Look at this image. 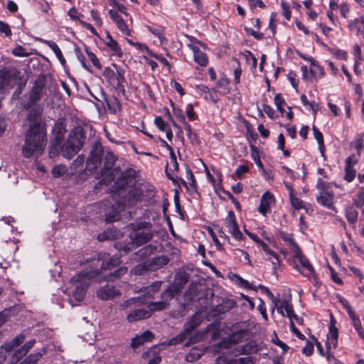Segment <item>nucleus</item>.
Instances as JSON below:
<instances>
[{
    "label": "nucleus",
    "mask_w": 364,
    "mask_h": 364,
    "mask_svg": "<svg viewBox=\"0 0 364 364\" xmlns=\"http://www.w3.org/2000/svg\"><path fill=\"white\" fill-rule=\"evenodd\" d=\"M109 15L117 26L124 21V19L122 18V16L118 14L117 11L110 9L109 11Z\"/></svg>",
    "instance_id": "obj_61"
},
{
    "label": "nucleus",
    "mask_w": 364,
    "mask_h": 364,
    "mask_svg": "<svg viewBox=\"0 0 364 364\" xmlns=\"http://www.w3.org/2000/svg\"><path fill=\"white\" fill-rule=\"evenodd\" d=\"M249 363L250 360L247 357L228 360L225 355H220L215 359V364H249Z\"/></svg>",
    "instance_id": "obj_26"
},
{
    "label": "nucleus",
    "mask_w": 364,
    "mask_h": 364,
    "mask_svg": "<svg viewBox=\"0 0 364 364\" xmlns=\"http://www.w3.org/2000/svg\"><path fill=\"white\" fill-rule=\"evenodd\" d=\"M148 270H150V269L148 267V262H146L144 263L136 265L134 268H132V273L134 275H142Z\"/></svg>",
    "instance_id": "obj_40"
},
{
    "label": "nucleus",
    "mask_w": 364,
    "mask_h": 364,
    "mask_svg": "<svg viewBox=\"0 0 364 364\" xmlns=\"http://www.w3.org/2000/svg\"><path fill=\"white\" fill-rule=\"evenodd\" d=\"M350 146H353L356 149L359 156L363 147V136H357L354 141L350 143Z\"/></svg>",
    "instance_id": "obj_46"
},
{
    "label": "nucleus",
    "mask_w": 364,
    "mask_h": 364,
    "mask_svg": "<svg viewBox=\"0 0 364 364\" xmlns=\"http://www.w3.org/2000/svg\"><path fill=\"white\" fill-rule=\"evenodd\" d=\"M114 66L117 69L116 72L109 67H106L103 71V76L114 88H124L123 83L125 82L124 71L121 68H118L114 64Z\"/></svg>",
    "instance_id": "obj_11"
},
{
    "label": "nucleus",
    "mask_w": 364,
    "mask_h": 364,
    "mask_svg": "<svg viewBox=\"0 0 364 364\" xmlns=\"http://www.w3.org/2000/svg\"><path fill=\"white\" fill-rule=\"evenodd\" d=\"M136 183L135 171L129 168L121 173L112 186L113 191L118 195H122L127 189L134 186Z\"/></svg>",
    "instance_id": "obj_8"
},
{
    "label": "nucleus",
    "mask_w": 364,
    "mask_h": 364,
    "mask_svg": "<svg viewBox=\"0 0 364 364\" xmlns=\"http://www.w3.org/2000/svg\"><path fill=\"white\" fill-rule=\"evenodd\" d=\"M179 293L178 290L176 289V287L171 284L162 292L161 298L164 300H170Z\"/></svg>",
    "instance_id": "obj_36"
},
{
    "label": "nucleus",
    "mask_w": 364,
    "mask_h": 364,
    "mask_svg": "<svg viewBox=\"0 0 364 364\" xmlns=\"http://www.w3.org/2000/svg\"><path fill=\"white\" fill-rule=\"evenodd\" d=\"M66 132L65 127L62 122L57 121L53 128V139L51 141V149L60 151L62 147V142Z\"/></svg>",
    "instance_id": "obj_12"
},
{
    "label": "nucleus",
    "mask_w": 364,
    "mask_h": 364,
    "mask_svg": "<svg viewBox=\"0 0 364 364\" xmlns=\"http://www.w3.org/2000/svg\"><path fill=\"white\" fill-rule=\"evenodd\" d=\"M330 50L331 54L334 55L336 58L339 60L347 59V53L346 51L339 49H330Z\"/></svg>",
    "instance_id": "obj_62"
},
{
    "label": "nucleus",
    "mask_w": 364,
    "mask_h": 364,
    "mask_svg": "<svg viewBox=\"0 0 364 364\" xmlns=\"http://www.w3.org/2000/svg\"><path fill=\"white\" fill-rule=\"evenodd\" d=\"M338 331L336 327L333 318H331V325L329 327V333L328 335V341L326 343V348L331 349V346L336 348L338 346Z\"/></svg>",
    "instance_id": "obj_18"
},
{
    "label": "nucleus",
    "mask_w": 364,
    "mask_h": 364,
    "mask_svg": "<svg viewBox=\"0 0 364 364\" xmlns=\"http://www.w3.org/2000/svg\"><path fill=\"white\" fill-rule=\"evenodd\" d=\"M226 228L228 229L229 232L236 239L242 240L243 235L239 230V226L237 223L235 213L232 210L228 212V216L225 220Z\"/></svg>",
    "instance_id": "obj_15"
},
{
    "label": "nucleus",
    "mask_w": 364,
    "mask_h": 364,
    "mask_svg": "<svg viewBox=\"0 0 364 364\" xmlns=\"http://www.w3.org/2000/svg\"><path fill=\"white\" fill-rule=\"evenodd\" d=\"M274 104L277 107V110L279 112H281L282 114H283L284 112V109L282 107V105L285 104V100L282 97V95L280 93L277 94L274 96Z\"/></svg>",
    "instance_id": "obj_53"
},
{
    "label": "nucleus",
    "mask_w": 364,
    "mask_h": 364,
    "mask_svg": "<svg viewBox=\"0 0 364 364\" xmlns=\"http://www.w3.org/2000/svg\"><path fill=\"white\" fill-rule=\"evenodd\" d=\"M345 216L348 222L354 226L358 220V212L354 207L350 206L346 209Z\"/></svg>",
    "instance_id": "obj_33"
},
{
    "label": "nucleus",
    "mask_w": 364,
    "mask_h": 364,
    "mask_svg": "<svg viewBox=\"0 0 364 364\" xmlns=\"http://www.w3.org/2000/svg\"><path fill=\"white\" fill-rule=\"evenodd\" d=\"M148 53L154 57V58H156V60H158L161 64H163L164 66H166L167 68V69L168 70H171V65L170 63H168V61L164 57H162L161 55H159L156 53H154V52L151 51V50H148Z\"/></svg>",
    "instance_id": "obj_56"
},
{
    "label": "nucleus",
    "mask_w": 364,
    "mask_h": 364,
    "mask_svg": "<svg viewBox=\"0 0 364 364\" xmlns=\"http://www.w3.org/2000/svg\"><path fill=\"white\" fill-rule=\"evenodd\" d=\"M291 204L292 207L296 210H301L304 208L303 201L299 199L298 197L294 196L293 194L292 196H289Z\"/></svg>",
    "instance_id": "obj_55"
},
{
    "label": "nucleus",
    "mask_w": 364,
    "mask_h": 364,
    "mask_svg": "<svg viewBox=\"0 0 364 364\" xmlns=\"http://www.w3.org/2000/svg\"><path fill=\"white\" fill-rule=\"evenodd\" d=\"M188 46L193 53L195 61L201 66H206L208 63L207 55L193 44Z\"/></svg>",
    "instance_id": "obj_23"
},
{
    "label": "nucleus",
    "mask_w": 364,
    "mask_h": 364,
    "mask_svg": "<svg viewBox=\"0 0 364 364\" xmlns=\"http://www.w3.org/2000/svg\"><path fill=\"white\" fill-rule=\"evenodd\" d=\"M316 188L318 190L320 191V193H323V192H328V183L321 178H318L317 183H316Z\"/></svg>",
    "instance_id": "obj_64"
},
{
    "label": "nucleus",
    "mask_w": 364,
    "mask_h": 364,
    "mask_svg": "<svg viewBox=\"0 0 364 364\" xmlns=\"http://www.w3.org/2000/svg\"><path fill=\"white\" fill-rule=\"evenodd\" d=\"M0 33H4L6 37L12 36V31L9 25L3 21H0Z\"/></svg>",
    "instance_id": "obj_58"
},
{
    "label": "nucleus",
    "mask_w": 364,
    "mask_h": 364,
    "mask_svg": "<svg viewBox=\"0 0 364 364\" xmlns=\"http://www.w3.org/2000/svg\"><path fill=\"white\" fill-rule=\"evenodd\" d=\"M45 87L46 79L44 76H39L34 82L33 86L28 93V100L23 105L24 109H31L41 100Z\"/></svg>",
    "instance_id": "obj_10"
},
{
    "label": "nucleus",
    "mask_w": 364,
    "mask_h": 364,
    "mask_svg": "<svg viewBox=\"0 0 364 364\" xmlns=\"http://www.w3.org/2000/svg\"><path fill=\"white\" fill-rule=\"evenodd\" d=\"M136 247H137L136 246L135 242L129 237V239H127L124 241L117 242L114 244V248L119 251L121 256L122 255L128 254Z\"/></svg>",
    "instance_id": "obj_19"
},
{
    "label": "nucleus",
    "mask_w": 364,
    "mask_h": 364,
    "mask_svg": "<svg viewBox=\"0 0 364 364\" xmlns=\"http://www.w3.org/2000/svg\"><path fill=\"white\" fill-rule=\"evenodd\" d=\"M296 258L301 267L296 264L295 266L296 269H298L304 277L309 278L313 277L316 279V276L315 274L314 269L308 258L301 252H298Z\"/></svg>",
    "instance_id": "obj_13"
},
{
    "label": "nucleus",
    "mask_w": 364,
    "mask_h": 364,
    "mask_svg": "<svg viewBox=\"0 0 364 364\" xmlns=\"http://www.w3.org/2000/svg\"><path fill=\"white\" fill-rule=\"evenodd\" d=\"M333 194L329 192H323L316 197V200L321 205L331 208L333 205Z\"/></svg>",
    "instance_id": "obj_28"
},
{
    "label": "nucleus",
    "mask_w": 364,
    "mask_h": 364,
    "mask_svg": "<svg viewBox=\"0 0 364 364\" xmlns=\"http://www.w3.org/2000/svg\"><path fill=\"white\" fill-rule=\"evenodd\" d=\"M133 232L129 234V237L134 240L138 247L146 244L153 238V232L150 230L149 223L141 222L136 224H132Z\"/></svg>",
    "instance_id": "obj_6"
},
{
    "label": "nucleus",
    "mask_w": 364,
    "mask_h": 364,
    "mask_svg": "<svg viewBox=\"0 0 364 364\" xmlns=\"http://www.w3.org/2000/svg\"><path fill=\"white\" fill-rule=\"evenodd\" d=\"M348 28L350 30L356 29L359 32L361 29L364 28V18L361 16L351 21L348 24Z\"/></svg>",
    "instance_id": "obj_39"
},
{
    "label": "nucleus",
    "mask_w": 364,
    "mask_h": 364,
    "mask_svg": "<svg viewBox=\"0 0 364 364\" xmlns=\"http://www.w3.org/2000/svg\"><path fill=\"white\" fill-rule=\"evenodd\" d=\"M286 311V316L291 320H292V316L294 315V311L293 309V306L288 301H282L280 303L279 306L277 308V311L279 313L284 316V311Z\"/></svg>",
    "instance_id": "obj_30"
},
{
    "label": "nucleus",
    "mask_w": 364,
    "mask_h": 364,
    "mask_svg": "<svg viewBox=\"0 0 364 364\" xmlns=\"http://www.w3.org/2000/svg\"><path fill=\"white\" fill-rule=\"evenodd\" d=\"M27 353L25 350L21 347L20 348L15 350L12 356L10 358L9 364H16Z\"/></svg>",
    "instance_id": "obj_37"
},
{
    "label": "nucleus",
    "mask_w": 364,
    "mask_h": 364,
    "mask_svg": "<svg viewBox=\"0 0 364 364\" xmlns=\"http://www.w3.org/2000/svg\"><path fill=\"white\" fill-rule=\"evenodd\" d=\"M121 255H113L109 257L106 252L96 253L90 258L86 259V263L89 264V268L91 272H97V279L102 281V271L112 269L121 263Z\"/></svg>",
    "instance_id": "obj_2"
},
{
    "label": "nucleus",
    "mask_w": 364,
    "mask_h": 364,
    "mask_svg": "<svg viewBox=\"0 0 364 364\" xmlns=\"http://www.w3.org/2000/svg\"><path fill=\"white\" fill-rule=\"evenodd\" d=\"M47 350L43 348L40 352L29 355L20 364H36L39 359L46 353Z\"/></svg>",
    "instance_id": "obj_34"
},
{
    "label": "nucleus",
    "mask_w": 364,
    "mask_h": 364,
    "mask_svg": "<svg viewBox=\"0 0 364 364\" xmlns=\"http://www.w3.org/2000/svg\"><path fill=\"white\" fill-rule=\"evenodd\" d=\"M235 277L236 278L237 284L239 287L244 289L256 290V289L253 287L252 285L248 282V281L244 279L240 276L235 274Z\"/></svg>",
    "instance_id": "obj_50"
},
{
    "label": "nucleus",
    "mask_w": 364,
    "mask_h": 364,
    "mask_svg": "<svg viewBox=\"0 0 364 364\" xmlns=\"http://www.w3.org/2000/svg\"><path fill=\"white\" fill-rule=\"evenodd\" d=\"M203 318L199 313L194 314L184 325L186 332L190 335L201 323Z\"/></svg>",
    "instance_id": "obj_21"
},
{
    "label": "nucleus",
    "mask_w": 364,
    "mask_h": 364,
    "mask_svg": "<svg viewBox=\"0 0 364 364\" xmlns=\"http://www.w3.org/2000/svg\"><path fill=\"white\" fill-rule=\"evenodd\" d=\"M186 178L188 180L189 186L195 189L196 186V181L195 179L193 171L188 165L186 166Z\"/></svg>",
    "instance_id": "obj_54"
},
{
    "label": "nucleus",
    "mask_w": 364,
    "mask_h": 364,
    "mask_svg": "<svg viewBox=\"0 0 364 364\" xmlns=\"http://www.w3.org/2000/svg\"><path fill=\"white\" fill-rule=\"evenodd\" d=\"M236 305L235 301L233 300L228 299L226 301H223L222 304L218 305L215 309V312L220 315L224 314L230 309H233Z\"/></svg>",
    "instance_id": "obj_29"
},
{
    "label": "nucleus",
    "mask_w": 364,
    "mask_h": 364,
    "mask_svg": "<svg viewBox=\"0 0 364 364\" xmlns=\"http://www.w3.org/2000/svg\"><path fill=\"white\" fill-rule=\"evenodd\" d=\"M202 355V353L196 348H193L186 355V360L188 362H193L199 359Z\"/></svg>",
    "instance_id": "obj_45"
},
{
    "label": "nucleus",
    "mask_w": 364,
    "mask_h": 364,
    "mask_svg": "<svg viewBox=\"0 0 364 364\" xmlns=\"http://www.w3.org/2000/svg\"><path fill=\"white\" fill-rule=\"evenodd\" d=\"M105 100L107 104V109L112 113H116L117 111L120 109L121 105L118 99L115 97H110L107 99L105 96H104Z\"/></svg>",
    "instance_id": "obj_32"
},
{
    "label": "nucleus",
    "mask_w": 364,
    "mask_h": 364,
    "mask_svg": "<svg viewBox=\"0 0 364 364\" xmlns=\"http://www.w3.org/2000/svg\"><path fill=\"white\" fill-rule=\"evenodd\" d=\"M154 124L161 132H164L168 127L167 123L164 122L161 117H156L154 119Z\"/></svg>",
    "instance_id": "obj_63"
},
{
    "label": "nucleus",
    "mask_w": 364,
    "mask_h": 364,
    "mask_svg": "<svg viewBox=\"0 0 364 364\" xmlns=\"http://www.w3.org/2000/svg\"><path fill=\"white\" fill-rule=\"evenodd\" d=\"M278 235L283 241L286 242L289 245H292L294 247H296L297 248H299V247H298L297 244L295 242L291 234L287 233L284 231H279L278 232Z\"/></svg>",
    "instance_id": "obj_41"
},
{
    "label": "nucleus",
    "mask_w": 364,
    "mask_h": 364,
    "mask_svg": "<svg viewBox=\"0 0 364 364\" xmlns=\"http://www.w3.org/2000/svg\"><path fill=\"white\" fill-rule=\"evenodd\" d=\"M273 203H274V197L273 194L269 191H266L261 198L258 211L263 215H266L270 210L271 204Z\"/></svg>",
    "instance_id": "obj_17"
},
{
    "label": "nucleus",
    "mask_w": 364,
    "mask_h": 364,
    "mask_svg": "<svg viewBox=\"0 0 364 364\" xmlns=\"http://www.w3.org/2000/svg\"><path fill=\"white\" fill-rule=\"evenodd\" d=\"M141 195V191L139 188H137L135 185L127 189V191L124 192L122 195H119V196L122 197V200L118 205L117 208H115L114 205L111 206L112 213H111L110 212L105 213L106 223H111L119 220L120 210H118V208H119L121 203H122L124 205H132L139 200Z\"/></svg>",
    "instance_id": "obj_5"
},
{
    "label": "nucleus",
    "mask_w": 364,
    "mask_h": 364,
    "mask_svg": "<svg viewBox=\"0 0 364 364\" xmlns=\"http://www.w3.org/2000/svg\"><path fill=\"white\" fill-rule=\"evenodd\" d=\"M168 262L169 258L167 256L155 257L147 261L148 267H149L150 270H156L167 264Z\"/></svg>",
    "instance_id": "obj_22"
},
{
    "label": "nucleus",
    "mask_w": 364,
    "mask_h": 364,
    "mask_svg": "<svg viewBox=\"0 0 364 364\" xmlns=\"http://www.w3.org/2000/svg\"><path fill=\"white\" fill-rule=\"evenodd\" d=\"M45 43L54 52L61 65L64 66L66 63V60L56 43L52 41H45Z\"/></svg>",
    "instance_id": "obj_31"
},
{
    "label": "nucleus",
    "mask_w": 364,
    "mask_h": 364,
    "mask_svg": "<svg viewBox=\"0 0 364 364\" xmlns=\"http://www.w3.org/2000/svg\"><path fill=\"white\" fill-rule=\"evenodd\" d=\"M104 154V148L102 144L99 141L95 142L92 146L90 154L87 159L85 170L91 173L95 171L102 164Z\"/></svg>",
    "instance_id": "obj_9"
},
{
    "label": "nucleus",
    "mask_w": 364,
    "mask_h": 364,
    "mask_svg": "<svg viewBox=\"0 0 364 364\" xmlns=\"http://www.w3.org/2000/svg\"><path fill=\"white\" fill-rule=\"evenodd\" d=\"M25 338L26 336L23 333H20L11 341L5 343L1 348H4L6 352H9L13 350L14 348L17 347L21 343H22Z\"/></svg>",
    "instance_id": "obj_27"
},
{
    "label": "nucleus",
    "mask_w": 364,
    "mask_h": 364,
    "mask_svg": "<svg viewBox=\"0 0 364 364\" xmlns=\"http://www.w3.org/2000/svg\"><path fill=\"white\" fill-rule=\"evenodd\" d=\"M169 304L166 301H156L150 304L151 310L154 311H161L166 309L168 307Z\"/></svg>",
    "instance_id": "obj_52"
},
{
    "label": "nucleus",
    "mask_w": 364,
    "mask_h": 364,
    "mask_svg": "<svg viewBox=\"0 0 364 364\" xmlns=\"http://www.w3.org/2000/svg\"><path fill=\"white\" fill-rule=\"evenodd\" d=\"M11 316V310L5 309L0 312V327L2 326Z\"/></svg>",
    "instance_id": "obj_60"
},
{
    "label": "nucleus",
    "mask_w": 364,
    "mask_h": 364,
    "mask_svg": "<svg viewBox=\"0 0 364 364\" xmlns=\"http://www.w3.org/2000/svg\"><path fill=\"white\" fill-rule=\"evenodd\" d=\"M350 319L352 320L353 325L358 332L359 336L364 340V332L362 328L361 321L360 318L355 315V313H353V315L349 316Z\"/></svg>",
    "instance_id": "obj_35"
},
{
    "label": "nucleus",
    "mask_w": 364,
    "mask_h": 364,
    "mask_svg": "<svg viewBox=\"0 0 364 364\" xmlns=\"http://www.w3.org/2000/svg\"><path fill=\"white\" fill-rule=\"evenodd\" d=\"M183 126H184L185 130L187 132V136H188V139L191 140V141L193 144H194V143L198 144L199 142L198 136L196 132H193L191 126L188 123H185V125H183Z\"/></svg>",
    "instance_id": "obj_44"
},
{
    "label": "nucleus",
    "mask_w": 364,
    "mask_h": 364,
    "mask_svg": "<svg viewBox=\"0 0 364 364\" xmlns=\"http://www.w3.org/2000/svg\"><path fill=\"white\" fill-rule=\"evenodd\" d=\"M41 115L42 109L38 107L31 109L27 114L28 128L22 147V154L26 158L41 154L46 146V128L41 122Z\"/></svg>",
    "instance_id": "obj_1"
},
{
    "label": "nucleus",
    "mask_w": 364,
    "mask_h": 364,
    "mask_svg": "<svg viewBox=\"0 0 364 364\" xmlns=\"http://www.w3.org/2000/svg\"><path fill=\"white\" fill-rule=\"evenodd\" d=\"M70 282L75 286L73 291V297L77 301L84 299L87 288L92 282H100L97 279V272H91L87 267L85 268L79 274L73 276Z\"/></svg>",
    "instance_id": "obj_3"
},
{
    "label": "nucleus",
    "mask_w": 364,
    "mask_h": 364,
    "mask_svg": "<svg viewBox=\"0 0 364 364\" xmlns=\"http://www.w3.org/2000/svg\"><path fill=\"white\" fill-rule=\"evenodd\" d=\"M353 203L357 208H361L364 205V192L358 191L353 198Z\"/></svg>",
    "instance_id": "obj_51"
},
{
    "label": "nucleus",
    "mask_w": 364,
    "mask_h": 364,
    "mask_svg": "<svg viewBox=\"0 0 364 364\" xmlns=\"http://www.w3.org/2000/svg\"><path fill=\"white\" fill-rule=\"evenodd\" d=\"M117 156L110 151H107L105 156L104 167L100 173H97V178H101L100 183L109 186L114 179V172L115 170H112Z\"/></svg>",
    "instance_id": "obj_7"
},
{
    "label": "nucleus",
    "mask_w": 364,
    "mask_h": 364,
    "mask_svg": "<svg viewBox=\"0 0 364 364\" xmlns=\"http://www.w3.org/2000/svg\"><path fill=\"white\" fill-rule=\"evenodd\" d=\"M127 267L125 266L120 267L109 274V279L113 280L118 279L122 276L124 275L127 272Z\"/></svg>",
    "instance_id": "obj_48"
},
{
    "label": "nucleus",
    "mask_w": 364,
    "mask_h": 364,
    "mask_svg": "<svg viewBox=\"0 0 364 364\" xmlns=\"http://www.w3.org/2000/svg\"><path fill=\"white\" fill-rule=\"evenodd\" d=\"M85 53H87L90 60L92 62V65L98 70L102 69V65L97 58V57L95 55L94 53L90 51L87 47L85 49Z\"/></svg>",
    "instance_id": "obj_43"
},
{
    "label": "nucleus",
    "mask_w": 364,
    "mask_h": 364,
    "mask_svg": "<svg viewBox=\"0 0 364 364\" xmlns=\"http://www.w3.org/2000/svg\"><path fill=\"white\" fill-rule=\"evenodd\" d=\"M190 277L191 275L188 272H179L175 276V279L172 284L175 286L176 289L181 293L185 285L188 282Z\"/></svg>",
    "instance_id": "obj_24"
},
{
    "label": "nucleus",
    "mask_w": 364,
    "mask_h": 364,
    "mask_svg": "<svg viewBox=\"0 0 364 364\" xmlns=\"http://www.w3.org/2000/svg\"><path fill=\"white\" fill-rule=\"evenodd\" d=\"M12 53L15 56H18V57H26L28 55V53L26 51V49L20 45L16 46L13 49Z\"/></svg>",
    "instance_id": "obj_59"
},
{
    "label": "nucleus",
    "mask_w": 364,
    "mask_h": 364,
    "mask_svg": "<svg viewBox=\"0 0 364 364\" xmlns=\"http://www.w3.org/2000/svg\"><path fill=\"white\" fill-rule=\"evenodd\" d=\"M188 336H190L188 332H186V330L183 329V331L179 333L178 336H176L174 338H172L169 340L168 344L169 345H176L183 343Z\"/></svg>",
    "instance_id": "obj_42"
},
{
    "label": "nucleus",
    "mask_w": 364,
    "mask_h": 364,
    "mask_svg": "<svg viewBox=\"0 0 364 364\" xmlns=\"http://www.w3.org/2000/svg\"><path fill=\"white\" fill-rule=\"evenodd\" d=\"M117 230H114L112 229H108L103 232L102 233L100 234L97 237V239L99 241H105V240H113L115 238Z\"/></svg>",
    "instance_id": "obj_38"
},
{
    "label": "nucleus",
    "mask_w": 364,
    "mask_h": 364,
    "mask_svg": "<svg viewBox=\"0 0 364 364\" xmlns=\"http://www.w3.org/2000/svg\"><path fill=\"white\" fill-rule=\"evenodd\" d=\"M86 139V132L82 127H74L66 141L62 145L60 150L62 155L67 159H71L82 148Z\"/></svg>",
    "instance_id": "obj_4"
},
{
    "label": "nucleus",
    "mask_w": 364,
    "mask_h": 364,
    "mask_svg": "<svg viewBox=\"0 0 364 364\" xmlns=\"http://www.w3.org/2000/svg\"><path fill=\"white\" fill-rule=\"evenodd\" d=\"M107 41L105 45L112 50V55L121 57L123 54L118 43L113 39L109 32L106 33Z\"/></svg>",
    "instance_id": "obj_25"
},
{
    "label": "nucleus",
    "mask_w": 364,
    "mask_h": 364,
    "mask_svg": "<svg viewBox=\"0 0 364 364\" xmlns=\"http://www.w3.org/2000/svg\"><path fill=\"white\" fill-rule=\"evenodd\" d=\"M266 260L269 261L272 264L273 274H276L277 269L281 265V260L279 255L275 256L274 257H268Z\"/></svg>",
    "instance_id": "obj_57"
},
{
    "label": "nucleus",
    "mask_w": 364,
    "mask_h": 364,
    "mask_svg": "<svg viewBox=\"0 0 364 364\" xmlns=\"http://www.w3.org/2000/svg\"><path fill=\"white\" fill-rule=\"evenodd\" d=\"M11 75L8 71H1L0 72V87L4 88L6 86L9 85Z\"/></svg>",
    "instance_id": "obj_49"
},
{
    "label": "nucleus",
    "mask_w": 364,
    "mask_h": 364,
    "mask_svg": "<svg viewBox=\"0 0 364 364\" xmlns=\"http://www.w3.org/2000/svg\"><path fill=\"white\" fill-rule=\"evenodd\" d=\"M150 311L145 309H138L130 312L127 316V321L129 323L135 322L141 319L148 318L151 316Z\"/></svg>",
    "instance_id": "obj_20"
},
{
    "label": "nucleus",
    "mask_w": 364,
    "mask_h": 364,
    "mask_svg": "<svg viewBox=\"0 0 364 364\" xmlns=\"http://www.w3.org/2000/svg\"><path fill=\"white\" fill-rule=\"evenodd\" d=\"M356 171L350 166H345L344 179L348 182H351L355 177Z\"/></svg>",
    "instance_id": "obj_47"
},
{
    "label": "nucleus",
    "mask_w": 364,
    "mask_h": 364,
    "mask_svg": "<svg viewBox=\"0 0 364 364\" xmlns=\"http://www.w3.org/2000/svg\"><path fill=\"white\" fill-rule=\"evenodd\" d=\"M121 294L120 291L113 284H107L96 292L97 297L102 301L112 300Z\"/></svg>",
    "instance_id": "obj_14"
},
{
    "label": "nucleus",
    "mask_w": 364,
    "mask_h": 364,
    "mask_svg": "<svg viewBox=\"0 0 364 364\" xmlns=\"http://www.w3.org/2000/svg\"><path fill=\"white\" fill-rule=\"evenodd\" d=\"M157 250L156 245L150 244L147 245L138 251L135 252L132 255V259H134L136 262L143 261L146 259L150 255H153Z\"/></svg>",
    "instance_id": "obj_16"
}]
</instances>
